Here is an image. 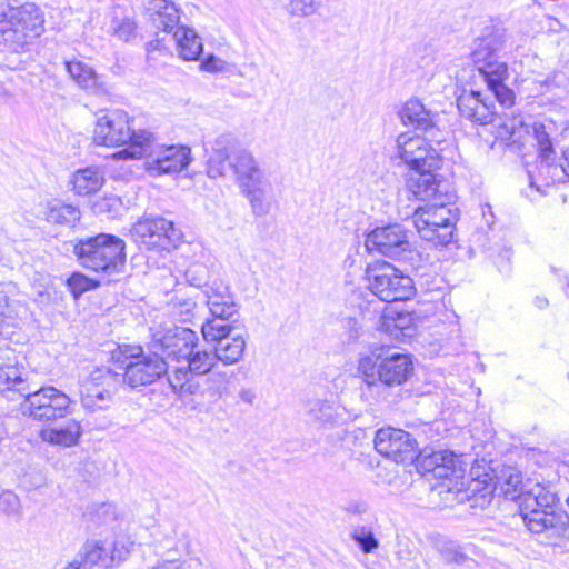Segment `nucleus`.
Returning <instances> with one entry per match:
<instances>
[{"label":"nucleus","mask_w":569,"mask_h":569,"mask_svg":"<svg viewBox=\"0 0 569 569\" xmlns=\"http://www.w3.org/2000/svg\"><path fill=\"white\" fill-rule=\"evenodd\" d=\"M472 57L475 67L493 94V99L482 97L479 91L463 92L457 99V107L462 117L481 126L478 136L492 149L498 136L488 126L496 128L492 123L498 101V40L495 37L481 39Z\"/></svg>","instance_id":"1"},{"label":"nucleus","mask_w":569,"mask_h":569,"mask_svg":"<svg viewBox=\"0 0 569 569\" xmlns=\"http://www.w3.org/2000/svg\"><path fill=\"white\" fill-rule=\"evenodd\" d=\"M93 141L104 147H127L113 153V159H140L150 148V132L133 130L126 111L113 109L98 117Z\"/></svg>","instance_id":"2"},{"label":"nucleus","mask_w":569,"mask_h":569,"mask_svg":"<svg viewBox=\"0 0 569 569\" xmlns=\"http://www.w3.org/2000/svg\"><path fill=\"white\" fill-rule=\"evenodd\" d=\"M228 170L232 171L252 214L256 218L268 216L274 204L272 183L251 151L239 149L233 152Z\"/></svg>","instance_id":"3"},{"label":"nucleus","mask_w":569,"mask_h":569,"mask_svg":"<svg viewBox=\"0 0 569 569\" xmlns=\"http://www.w3.org/2000/svg\"><path fill=\"white\" fill-rule=\"evenodd\" d=\"M358 373L368 388L379 383L393 388L403 385L413 372V363L409 355L379 348L369 355L360 356Z\"/></svg>","instance_id":"4"},{"label":"nucleus","mask_w":569,"mask_h":569,"mask_svg":"<svg viewBox=\"0 0 569 569\" xmlns=\"http://www.w3.org/2000/svg\"><path fill=\"white\" fill-rule=\"evenodd\" d=\"M126 243L122 239L100 233L79 240L73 246V253L79 263L96 272L117 273L126 262Z\"/></svg>","instance_id":"5"},{"label":"nucleus","mask_w":569,"mask_h":569,"mask_svg":"<svg viewBox=\"0 0 569 569\" xmlns=\"http://www.w3.org/2000/svg\"><path fill=\"white\" fill-rule=\"evenodd\" d=\"M43 17L33 3L14 7L8 3L0 9V36L4 47L17 51L29 38H36L43 31Z\"/></svg>","instance_id":"6"},{"label":"nucleus","mask_w":569,"mask_h":569,"mask_svg":"<svg viewBox=\"0 0 569 569\" xmlns=\"http://www.w3.org/2000/svg\"><path fill=\"white\" fill-rule=\"evenodd\" d=\"M72 400L53 386L31 388L20 403L21 413L37 422L48 423L72 413Z\"/></svg>","instance_id":"7"},{"label":"nucleus","mask_w":569,"mask_h":569,"mask_svg":"<svg viewBox=\"0 0 569 569\" xmlns=\"http://www.w3.org/2000/svg\"><path fill=\"white\" fill-rule=\"evenodd\" d=\"M371 292L386 302L408 300L415 293L412 279L388 262L367 268Z\"/></svg>","instance_id":"8"},{"label":"nucleus","mask_w":569,"mask_h":569,"mask_svg":"<svg viewBox=\"0 0 569 569\" xmlns=\"http://www.w3.org/2000/svg\"><path fill=\"white\" fill-rule=\"evenodd\" d=\"M131 236L140 247L170 251L178 246L182 233L171 220L160 216H146L132 226Z\"/></svg>","instance_id":"9"},{"label":"nucleus","mask_w":569,"mask_h":569,"mask_svg":"<svg viewBox=\"0 0 569 569\" xmlns=\"http://www.w3.org/2000/svg\"><path fill=\"white\" fill-rule=\"evenodd\" d=\"M124 372L121 373V380L131 388L151 385L162 375L170 373L169 365L160 355L153 351L144 353L140 347H137L122 361Z\"/></svg>","instance_id":"10"},{"label":"nucleus","mask_w":569,"mask_h":569,"mask_svg":"<svg viewBox=\"0 0 569 569\" xmlns=\"http://www.w3.org/2000/svg\"><path fill=\"white\" fill-rule=\"evenodd\" d=\"M197 342L198 337L193 330L169 326L156 329L150 345L152 351L162 359L171 358L180 362L197 347Z\"/></svg>","instance_id":"11"},{"label":"nucleus","mask_w":569,"mask_h":569,"mask_svg":"<svg viewBox=\"0 0 569 569\" xmlns=\"http://www.w3.org/2000/svg\"><path fill=\"white\" fill-rule=\"evenodd\" d=\"M428 136L403 132L397 137V156L410 168H439L440 156Z\"/></svg>","instance_id":"12"},{"label":"nucleus","mask_w":569,"mask_h":569,"mask_svg":"<svg viewBox=\"0 0 569 569\" xmlns=\"http://www.w3.org/2000/svg\"><path fill=\"white\" fill-rule=\"evenodd\" d=\"M142 158H146V169L151 176L174 173L189 166L191 149L187 146H154L150 133V148Z\"/></svg>","instance_id":"13"},{"label":"nucleus","mask_w":569,"mask_h":569,"mask_svg":"<svg viewBox=\"0 0 569 569\" xmlns=\"http://www.w3.org/2000/svg\"><path fill=\"white\" fill-rule=\"evenodd\" d=\"M369 252H377L391 259H406L411 252V243L407 230L398 223L378 227L366 238Z\"/></svg>","instance_id":"14"},{"label":"nucleus","mask_w":569,"mask_h":569,"mask_svg":"<svg viewBox=\"0 0 569 569\" xmlns=\"http://www.w3.org/2000/svg\"><path fill=\"white\" fill-rule=\"evenodd\" d=\"M186 365L174 367L168 376V381L174 391L192 393L191 376H204L218 366V360L212 350L192 349L184 358Z\"/></svg>","instance_id":"15"},{"label":"nucleus","mask_w":569,"mask_h":569,"mask_svg":"<svg viewBox=\"0 0 569 569\" xmlns=\"http://www.w3.org/2000/svg\"><path fill=\"white\" fill-rule=\"evenodd\" d=\"M375 449L383 457L407 463L417 457V440L407 431L397 428H381L375 436Z\"/></svg>","instance_id":"16"},{"label":"nucleus","mask_w":569,"mask_h":569,"mask_svg":"<svg viewBox=\"0 0 569 569\" xmlns=\"http://www.w3.org/2000/svg\"><path fill=\"white\" fill-rule=\"evenodd\" d=\"M399 114L405 126H411L417 131L427 134L429 140L436 144H440L445 140V133L438 128V113L427 109L420 100H408Z\"/></svg>","instance_id":"17"},{"label":"nucleus","mask_w":569,"mask_h":569,"mask_svg":"<svg viewBox=\"0 0 569 569\" xmlns=\"http://www.w3.org/2000/svg\"><path fill=\"white\" fill-rule=\"evenodd\" d=\"M518 512L522 522L533 533H541L543 531H552L556 535H565L569 527V515L562 510L545 509H527L517 510L515 508L511 515Z\"/></svg>","instance_id":"18"},{"label":"nucleus","mask_w":569,"mask_h":569,"mask_svg":"<svg viewBox=\"0 0 569 569\" xmlns=\"http://www.w3.org/2000/svg\"><path fill=\"white\" fill-rule=\"evenodd\" d=\"M415 460L423 475H431L435 479L458 478L461 473L458 459L451 451L417 452Z\"/></svg>","instance_id":"19"},{"label":"nucleus","mask_w":569,"mask_h":569,"mask_svg":"<svg viewBox=\"0 0 569 569\" xmlns=\"http://www.w3.org/2000/svg\"><path fill=\"white\" fill-rule=\"evenodd\" d=\"M9 348H0V393L10 400H14L16 396L24 398L29 391L30 386L23 378L22 369L18 368L16 363H4L2 360H9L12 355Z\"/></svg>","instance_id":"20"},{"label":"nucleus","mask_w":569,"mask_h":569,"mask_svg":"<svg viewBox=\"0 0 569 569\" xmlns=\"http://www.w3.org/2000/svg\"><path fill=\"white\" fill-rule=\"evenodd\" d=\"M533 136L539 148V154L542 158V161H545L542 169L546 168L548 172L552 171L548 179L550 178L553 181H561L565 177H569V146L563 150V163L558 166L551 162L555 150L550 136L546 131L545 124H535Z\"/></svg>","instance_id":"21"},{"label":"nucleus","mask_w":569,"mask_h":569,"mask_svg":"<svg viewBox=\"0 0 569 569\" xmlns=\"http://www.w3.org/2000/svg\"><path fill=\"white\" fill-rule=\"evenodd\" d=\"M237 138L229 132L219 134L212 146V154L208 161V176L219 178L226 176L233 152L238 151Z\"/></svg>","instance_id":"22"},{"label":"nucleus","mask_w":569,"mask_h":569,"mask_svg":"<svg viewBox=\"0 0 569 569\" xmlns=\"http://www.w3.org/2000/svg\"><path fill=\"white\" fill-rule=\"evenodd\" d=\"M412 218L429 219L436 223L443 224L442 229L438 231L442 232L441 237L443 240H452L458 221V209L439 200V202L417 208Z\"/></svg>","instance_id":"23"},{"label":"nucleus","mask_w":569,"mask_h":569,"mask_svg":"<svg viewBox=\"0 0 569 569\" xmlns=\"http://www.w3.org/2000/svg\"><path fill=\"white\" fill-rule=\"evenodd\" d=\"M437 168L412 169L407 178L408 191L420 201L441 200L439 182L433 171Z\"/></svg>","instance_id":"24"},{"label":"nucleus","mask_w":569,"mask_h":569,"mask_svg":"<svg viewBox=\"0 0 569 569\" xmlns=\"http://www.w3.org/2000/svg\"><path fill=\"white\" fill-rule=\"evenodd\" d=\"M66 70L77 84L90 94L104 97L109 94V87L102 76H99L90 66L82 61H66Z\"/></svg>","instance_id":"25"},{"label":"nucleus","mask_w":569,"mask_h":569,"mask_svg":"<svg viewBox=\"0 0 569 569\" xmlns=\"http://www.w3.org/2000/svg\"><path fill=\"white\" fill-rule=\"evenodd\" d=\"M380 329L398 341H406L416 332L412 313L388 308L380 318Z\"/></svg>","instance_id":"26"},{"label":"nucleus","mask_w":569,"mask_h":569,"mask_svg":"<svg viewBox=\"0 0 569 569\" xmlns=\"http://www.w3.org/2000/svg\"><path fill=\"white\" fill-rule=\"evenodd\" d=\"M207 305L211 316L232 318L238 313V306L229 287L223 282H213L207 291Z\"/></svg>","instance_id":"27"},{"label":"nucleus","mask_w":569,"mask_h":569,"mask_svg":"<svg viewBox=\"0 0 569 569\" xmlns=\"http://www.w3.org/2000/svg\"><path fill=\"white\" fill-rule=\"evenodd\" d=\"M82 435V427L77 419H69L58 427H47L39 431L43 442L63 448L73 447L79 442Z\"/></svg>","instance_id":"28"},{"label":"nucleus","mask_w":569,"mask_h":569,"mask_svg":"<svg viewBox=\"0 0 569 569\" xmlns=\"http://www.w3.org/2000/svg\"><path fill=\"white\" fill-rule=\"evenodd\" d=\"M558 497L543 486L536 483L526 492L517 496V510L545 509L546 511L559 510L557 508Z\"/></svg>","instance_id":"29"},{"label":"nucleus","mask_w":569,"mask_h":569,"mask_svg":"<svg viewBox=\"0 0 569 569\" xmlns=\"http://www.w3.org/2000/svg\"><path fill=\"white\" fill-rule=\"evenodd\" d=\"M503 479V485L500 486L502 492V500L500 499V508L505 512L512 513L517 508V496L522 490L521 475L512 468L500 469V480Z\"/></svg>","instance_id":"30"},{"label":"nucleus","mask_w":569,"mask_h":569,"mask_svg":"<svg viewBox=\"0 0 569 569\" xmlns=\"http://www.w3.org/2000/svg\"><path fill=\"white\" fill-rule=\"evenodd\" d=\"M173 39L177 43V50L186 61H196L203 50L201 38L197 32L188 27H178L173 32Z\"/></svg>","instance_id":"31"},{"label":"nucleus","mask_w":569,"mask_h":569,"mask_svg":"<svg viewBox=\"0 0 569 569\" xmlns=\"http://www.w3.org/2000/svg\"><path fill=\"white\" fill-rule=\"evenodd\" d=\"M42 214L48 222L64 226H74L81 217L78 207L53 199L43 206Z\"/></svg>","instance_id":"32"},{"label":"nucleus","mask_w":569,"mask_h":569,"mask_svg":"<svg viewBox=\"0 0 569 569\" xmlns=\"http://www.w3.org/2000/svg\"><path fill=\"white\" fill-rule=\"evenodd\" d=\"M306 411L310 421L322 426H333L340 416L339 407L335 401L321 398L308 399Z\"/></svg>","instance_id":"33"},{"label":"nucleus","mask_w":569,"mask_h":569,"mask_svg":"<svg viewBox=\"0 0 569 569\" xmlns=\"http://www.w3.org/2000/svg\"><path fill=\"white\" fill-rule=\"evenodd\" d=\"M104 178L97 167H87L77 170L71 178L73 190L79 196L96 193L103 186Z\"/></svg>","instance_id":"34"},{"label":"nucleus","mask_w":569,"mask_h":569,"mask_svg":"<svg viewBox=\"0 0 569 569\" xmlns=\"http://www.w3.org/2000/svg\"><path fill=\"white\" fill-rule=\"evenodd\" d=\"M500 141L507 142L509 146L523 143L522 140L529 137L528 127L525 124L521 114H500Z\"/></svg>","instance_id":"35"},{"label":"nucleus","mask_w":569,"mask_h":569,"mask_svg":"<svg viewBox=\"0 0 569 569\" xmlns=\"http://www.w3.org/2000/svg\"><path fill=\"white\" fill-rule=\"evenodd\" d=\"M244 349L246 340L239 335L232 338L228 336L219 340L214 343L213 351L218 362H221L223 366H232L242 359Z\"/></svg>","instance_id":"36"},{"label":"nucleus","mask_w":569,"mask_h":569,"mask_svg":"<svg viewBox=\"0 0 569 569\" xmlns=\"http://www.w3.org/2000/svg\"><path fill=\"white\" fill-rule=\"evenodd\" d=\"M71 563H76L80 569H91L94 565L111 567L109 551L101 541L96 540L87 541L80 551V560Z\"/></svg>","instance_id":"37"},{"label":"nucleus","mask_w":569,"mask_h":569,"mask_svg":"<svg viewBox=\"0 0 569 569\" xmlns=\"http://www.w3.org/2000/svg\"><path fill=\"white\" fill-rule=\"evenodd\" d=\"M117 389L101 388L94 386H83L81 390V403L84 409L94 411L106 409L111 402Z\"/></svg>","instance_id":"38"},{"label":"nucleus","mask_w":569,"mask_h":569,"mask_svg":"<svg viewBox=\"0 0 569 569\" xmlns=\"http://www.w3.org/2000/svg\"><path fill=\"white\" fill-rule=\"evenodd\" d=\"M233 371L221 369L217 366L207 377V392L210 397L224 398L230 393V385Z\"/></svg>","instance_id":"39"},{"label":"nucleus","mask_w":569,"mask_h":569,"mask_svg":"<svg viewBox=\"0 0 569 569\" xmlns=\"http://www.w3.org/2000/svg\"><path fill=\"white\" fill-rule=\"evenodd\" d=\"M229 319L213 316L211 319H207L201 326L203 339L207 342L217 343L228 337L233 329V326L227 322Z\"/></svg>","instance_id":"40"},{"label":"nucleus","mask_w":569,"mask_h":569,"mask_svg":"<svg viewBox=\"0 0 569 569\" xmlns=\"http://www.w3.org/2000/svg\"><path fill=\"white\" fill-rule=\"evenodd\" d=\"M413 224L421 239L431 242L433 246H447L452 240H443L438 230L442 229L443 224L436 223L429 219L422 220V218H412Z\"/></svg>","instance_id":"41"},{"label":"nucleus","mask_w":569,"mask_h":569,"mask_svg":"<svg viewBox=\"0 0 569 569\" xmlns=\"http://www.w3.org/2000/svg\"><path fill=\"white\" fill-rule=\"evenodd\" d=\"M122 383L121 373L116 372L107 367L96 368L89 376L83 386H94L99 389L109 388L118 389Z\"/></svg>","instance_id":"42"},{"label":"nucleus","mask_w":569,"mask_h":569,"mask_svg":"<svg viewBox=\"0 0 569 569\" xmlns=\"http://www.w3.org/2000/svg\"><path fill=\"white\" fill-rule=\"evenodd\" d=\"M0 512L14 520L21 519L22 506L19 497L13 491L4 490L0 493Z\"/></svg>","instance_id":"43"},{"label":"nucleus","mask_w":569,"mask_h":569,"mask_svg":"<svg viewBox=\"0 0 569 569\" xmlns=\"http://www.w3.org/2000/svg\"><path fill=\"white\" fill-rule=\"evenodd\" d=\"M321 7V0H286L284 8L292 17L306 18L315 14Z\"/></svg>","instance_id":"44"},{"label":"nucleus","mask_w":569,"mask_h":569,"mask_svg":"<svg viewBox=\"0 0 569 569\" xmlns=\"http://www.w3.org/2000/svg\"><path fill=\"white\" fill-rule=\"evenodd\" d=\"M134 542L130 537L121 535L118 536L113 543L112 548L109 551V557L111 560V567L117 562H121L128 558L130 552L132 551Z\"/></svg>","instance_id":"45"},{"label":"nucleus","mask_w":569,"mask_h":569,"mask_svg":"<svg viewBox=\"0 0 569 569\" xmlns=\"http://www.w3.org/2000/svg\"><path fill=\"white\" fill-rule=\"evenodd\" d=\"M67 286L73 298L78 299L83 292L97 288L99 282L83 273L74 272L68 278Z\"/></svg>","instance_id":"46"},{"label":"nucleus","mask_w":569,"mask_h":569,"mask_svg":"<svg viewBox=\"0 0 569 569\" xmlns=\"http://www.w3.org/2000/svg\"><path fill=\"white\" fill-rule=\"evenodd\" d=\"M168 8L169 9L163 11L161 16H156L153 20H151L156 29L167 33L177 29L180 19L176 4L169 6Z\"/></svg>","instance_id":"47"},{"label":"nucleus","mask_w":569,"mask_h":569,"mask_svg":"<svg viewBox=\"0 0 569 569\" xmlns=\"http://www.w3.org/2000/svg\"><path fill=\"white\" fill-rule=\"evenodd\" d=\"M471 475L479 482L485 485V489H487L491 495L498 487V476L491 466H481L477 465L472 467Z\"/></svg>","instance_id":"48"},{"label":"nucleus","mask_w":569,"mask_h":569,"mask_svg":"<svg viewBox=\"0 0 569 569\" xmlns=\"http://www.w3.org/2000/svg\"><path fill=\"white\" fill-rule=\"evenodd\" d=\"M351 537L366 553L372 552L379 546L372 530L368 527L362 526L355 528Z\"/></svg>","instance_id":"49"},{"label":"nucleus","mask_w":569,"mask_h":569,"mask_svg":"<svg viewBox=\"0 0 569 569\" xmlns=\"http://www.w3.org/2000/svg\"><path fill=\"white\" fill-rule=\"evenodd\" d=\"M111 28L113 34L124 42H128L136 37V23L128 18L113 19Z\"/></svg>","instance_id":"50"},{"label":"nucleus","mask_w":569,"mask_h":569,"mask_svg":"<svg viewBox=\"0 0 569 569\" xmlns=\"http://www.w3.org/2000/svg\"><path fill=\"white\" fill-rule=\"evenodd\" d=\"M506 71L507 64L500 63V106L509 108L513 106L516 97L515 92L502 83Z\"/></svg>","instance_id":"51"},{"label":"nucleus","mask_w":569,"mask_h":569,"mask_svg":"<svg viewBox=\"0 0 569 569\" xmlns=\"http://www.w3.org/2000/svg\"><path fill=\"white\" fill-rule=\"evenodd\" d=\"M227 63L222 59L216 57L214 54L207 56L200 64L201 70L217 73L226 70Z\"/></svg>","instance_id":"52"},{"label":"nucleus","mask_w":569,"mask_h":569,"mask_svg":"<svg viewBox=\"0 0 569 569\" xmlns=\"http://www.w3.org/2000/svg\"><path fill=\"white\" fill-rule=\"evenodd\" d=\"M538 157L540 158V164H539V168H538V178H535L530 171H528V176H529V180H530V186L531 187H536L537 190L540 189V186L537 184V180H541L545 184H550V183H555L556 181L551 180L550 178L548 179V177L552 173V171H549L548 173V170L546 168L542 169V164L545 163V161H542V158L540 157V154L538 153Z\"/></svg>","instance_id":"53"},{"label":"nucleus","mask_w":569,"mask_h":569,"mask_svg":"<svg viewBox=\"0 0 569 569\" xmlns=\"http://www.w3.org/2000/svg\"><path fill=\"white\" fill-rule=\"evenodd\" d=\"M172 4H174V3L169 0H152L148 7V13L150 17V21L153 20V18L156 16H161L163 11L169 9L167 7L172 6Z\"/></svg>","instance_id":"54"},{"label":"nucleus","mask_w":569,"mask_h":569,"mask_svg":"<svg viewBox=\"0 0 569 569\" xmlns=\"http://www.w3.org/2000/svg\"><path fill=\"white\" fill-rule=\"evenodd\" d=\"M191 565L187 562H178V561H163L151 569H190Z\"/></svg>","instance_id":"55"},{"label":"nucleus","mask_w":569,"mask_h":569,"mask_svg":"<svg viewBox=\"0 0 569 569\" xmlns=\"http://www.w3.org/2000/svg\"><path fill=\"white\" fill-rule=\"evenodd\" d=\"M238 397L242 402L247 405H252L257 398L254 390L250 388L240 389Z\"/></svg>","instance_id":"56"},{"label":"nucleus","mask_w":569,"mask_h":569,"mask_svg":"<svg viewBox=\"0 0 569 569\" xmlns=\"http://www.w3.org/2000/svg\"><path fill=\"white\" fill-rule=\"evenodd\" d=\"M346 510L351 513L361 515L367 511V505L363 502H351Z\"/></svg>","instance_id":"57"},{"label":"nucleus","mask_w":569,"mask_h":569,"mask_svg":"<svg viewBox=\"0 0 569 569\" xmlns=\"http://www.w3.org/2000/svg\"><path fill=\"white\" fill-rule=\"evenodd\" d=\"M483 218L486 219V222L489 228H491L495 224V214L492 212V207L490 204H486L482 209Z\"/></svg>","instance_id":"58"},{"label":"nucleus","mask_w":569,"mask_h":569,"mask_svg":"<svg viewBox=\"0 0 569 569\" xmlns=\"http://www.w3.org/2000/svg\"><path fill=\"white\" fill-rule=\"evenodd\" d=\"M162 49V44H161V41L159 39L154 40V41H151L147 44V51L148 52H151L152 50H161Z\"/></svg>","instance_id":"59"},{"label":"nucleus","mask_w":569,"mask_h":569,"mask_svg":"<svg viewBox=\"0 0 569 569\" xmlns=\"http://www.w3.org/2000/svg\"><path fill=\"white\" fill-rule=\"evenodd\" d=\"M547 303H548V302H547V300H546V299H540V298H538V299H537V306H538L539 308H543Z\"/></svg>","instance_id":"60"},{"label":"nucleus","mask_w":569,"mask_h":569,"mask_svg":"<svg viewBox=\"0 0 569 569\" xmlns=\"http://www.w3.org/2000/svg\"><path fill=\"white\" fill-rule=\"evenodd\" d=\"M7 94V91L4 87L0 83V97H4Z\"/></svg>","instance_id":"61"},{"label":"nucleus","mask_w":569,"mask_h":569,"mask_svg":"<svg viewBox=\"0 0 569 569\" xmlns=\"http://www.w3.org/2000/svg\"><path fill=\"white\" fill-rule=\"evenodd\" d=\"M565 292L569 297V279L567 280V284L565 287Z\"/></svg>","instance_id":"62"},{"label":"nucleus","mask_w":569,"mask_h":569,"mask_svg":"<svg viewBox=\"0 0 569 569\" xmlns=\"http://www.w3.org/2000/svg\"><path fill=\"white\" fill-rule=\"evenodd\" d=\"M506 259L509 260L510 259V253L508 250H506Z\"/></svg>","instance_id":"63"}]
</instances>
